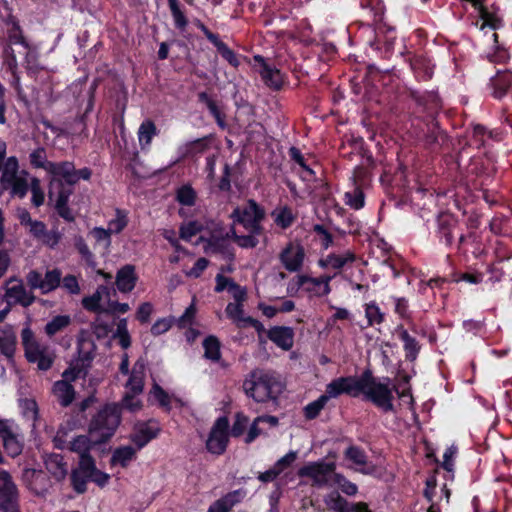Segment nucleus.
I'll return each mask as SVG.
<instances>
[{
  "label": "nucleus",
  "mask_w": 512,
  "mask_h": 512,
  "mask_svg": "<svg viewBox=\"0 0 512 512\" xmlns=\"http://www.w3.org/2000/svg\"><path fill=\"white\" fill-rule=\"evenodd\" d=\"M334 471V463L319 461L307 463L299 469L298 475L310 479L312 486L325 487L333 480Z\"/></svg>",
  "instance_id": "9d476101"
},
{
  "label": "nucleus",
  "mask_w": 512,
  "mask_h": 512,
  "mask_svg": "<svg viewBox=\"0 0 512 512\" xmlns=\"http://www.w3.org/2000/svg\"><path fill=\"white\" fill-rule=\"evenodd\" d=\"M196 312H197V309H196L195 303L193 301L190 304V306L186 308L183 315L177 319L178 326L181 328H185L188 325H191L196 316Z\"/></svg>",
  "instance_id": "e2e57ef3"
},
{
  "label": "nucleus",
  "mask_w": 512,
  "mask_h": 512,
  "mask_svg": "<svg viewBox=\"0 0 512 512\" xmlns=\"http://www.w3.org/2000/svg\"><path fill=\"white\" fill-rule=\"evenodd\" d=\"M19 407L21 410L22 416L27 420L32 422V426L35 427V422L38 419V406L34 399H21L19 401Z\"/></svg>",
  "instance_id": "c03bdc74"
},
{
  "label": "nucleus",
  "mask_w": 512,
  "mask_h": 512,
  "mask_svg": "<svg viewBox=\"0 0 512 512\" xmlns=\"http://www.w3.org/2000/svg\"><path fill=\"white\" fill-rule=\"evenodd\" d=\"M153 312V306L151 303L149 302H145V303H142L138 310H137V314H136V317L137 319L140 321V322H147L151 316Z\"/></svg>",
  "instance_id": "774afa93"
},
{
  "label": "nucleus",
  "mask_w": 512,
  "mask_h": 512,
  "mask_svg": "<svg viewBox=\"0 0 512 512\" xmlns=\"http://www.w3.org/2000/svg\"><path fill=\"white\" fill-rule=\"evenodd\" d=\"M53 393L62 406L70 405L75 398L74 388L66 381H57L53 386Z\"/></svg>",
  "instance_id": "e433bc0d"
},
{
  "label": "nucleus",
  "mask_w": 512,
  "mask_h": 512,
  "mask_svg": "<svg viewBox=\"0 0 512 512\" xmlns=\"http://www.w3.org/2000/svg\"><path fill=\"white\" fill-rule=\"evenodd\" d=\"M86 367L87 365L75 360L71 363L70 367L63 372L61 381H66V383L71 384L72 381H75L84 374Z\"/></svg>",
  "instance_id": "603ef678"
},
{
  "label": "nucleus",
  "mask_w": 512,
  "mask_h": 512,
  "mask_svg": "<svg viewBox=\"0 0 512 512\" xmlns=\"http://www.w3.org/2000/svg\"><path fill=\"white\" fill-rule=\"evenodd\" d=\"M99 444L102 442H96L89 432L88 435H79L70 441L69 450L79 456L80 468L84 460H94L90 452Z\"/></svg>",
  "instance_id": "4be33fe9"
},
{
  "label": "nucleus",
  "mask_w": 512,
  "mask_h": 512,
  "mask_svg": "<svg viewBox=\"0 0 512 512\" xmlns=\"http://www.w3.org/2000/svg\"><path fill=\"white\" fill-rule=\"evenodd\" d=\"M71 324V317L69 315H56L49 320L44 331L49 337L64 331Z\"/></svg>",
  "instance_id": "4c0bfd02"
},
{
  "label": "nucleus",
  "mask_w": 512,
  "mask_h": 512,
  "mask_svg": "<svg viewBox=\"0 0 512 512\" xmlns=\"http://www.w3.org/2000/svg\"><path fill=\"white\" fill-rule=\"evenodd\" d=\"M30 163L35 168H42L47 173L49 172V169L54 168V162H50L47 160L46 151L44 148H37L34 151L30 153Z\"/></svg>",
  "instance_id": "49530a36"
},
{
  "label": "nucleus",
  "mask_w": 512,
  "mask_h": 512,
  "mask_svg": "<svg viewBox=\"0 0 512 512\" xmlns=\"http://www.w3.org/2000/svg\"><path fill=\"white\" fill-rule=\"evenodd\" d=\"M491 86L495 98L500 99L507 95L512 90V73L510 71H498L491 78Z\"/></svg>",
  "instance_id": "cd10ccee"
},
{
  "label": "nucleus",
  "mask_w": 512,
  "mask_h": 512,
  "mask_svg": "<svg viewBox=\"0 0 512 512\" xmlns=\"http://www.w3.org/2000/svg\"><path fill=\"white\" fill-rule=\"evenodd\" d=\"M196 198L195 191L190 186H182L177 191V200L186 206L194 204Z\"/></svg>",
  "instance_id": "13d9d810"
},
{
  "label": "nucleus",
  "mask_w": 512,
  "mask_h": 512,
  "mask_svg": "<svg viewBox=\"0 0 512 512\" xmlns=\"http://www.w3.org/2000/svg\"><path fill=\"white\" fill-rule=\"evenodd\" d=\"M333 276L324 275L321 277H310L307 275H300V283H304V291L310 297H323L331 292L330 281Z\"/></svg>",
  "instance_id": "aec40b11"
},
{
  "label": "nucleus",
  "mask_w": 512,
  "mask_h": 512,
  "mask_svg": "<svg viewBox=\"0 0 512 512\" xmlns=\"http://www.w3.org/2000/svg\"><path fill=\"white\" fill-rule=\"evenodd\" d=\"M45 466L49 473L57 480H63L67 475V466L63 457L53 454L45 459Z\"/></svg>",
  "instance_id": "f704fd0d"
},
{
  "label": "nucleus",
  "mask_w": 512,
  "mask_h": 512,
  "mask_svg": "<svg viewBox=\"0 0 512 512\" xmlns=\"http://www.w3.org/2000/svg\"><path fill=\"white\" fill-rule=\"evenodd\" d=\"M228 429L229 421L226 417L216 420L206 441L209 452L220 455L225 451L229 437Z\"/></svg>",
  "instance_id": "f8f14e48"
},
{
  "label": "nucleus",
  "mask_w": 512,
  "mask_h": 512,
  "mask_svg": "<svg viewBox=\"0 0 512 512\" xmlns=\"http://www.w3.org/2000/svg\"><path fill=\"white\" fill-rule=\"evenodd\" d=\"M272 217L274 222L283 229L291 226L294 221V214L292 210L286 206L274 209Z\"/></svg>",
  "instance_id": "a18cd8bd"
},
{
  "label": "nucleus",
  "mask_w": 512,
  "mask_h": 512,
  "mask_svg": "<svg viewBox=\"0 0 512 512\" xmlns=\"http://www.w3.org/2000/svg\"><path fill=\"white\" fill-rule=\"evenodd\" d=\"M358 386L359 380L351 377H340L326 386V391L323 396L326 397L327 401L331 398H336L342 393H347L355 397L358 396Z\"/></svg>",
  "instance_id": "6ab92c4d"
},
{
  "label": "nucleus",
  "mask_w": 512,
  "mask_h": 512,
  "mask_svg": "<svg viewBox=\"0 0 512 512\" xmlns=\"http://www.w3.org/2000/svg\"><path fill=\"white\" fill-rule=\"evenodd\" d=\"M365 314L370 325L379 324L383 321V314L375 303L366 305Z\"/></svg>",
  "instance_id": "bf43d9fd"
},
{
  "label": "nucleus",
  "mask_w": 512,
  "mask_h": 512,
  "mask_svg": "<svg viewBox=\"0 0 512 512\" xmlns=\"http://www.w3.org/2000/svg\"><path fill=\"white\" fill-rule=\"evenodd\" d=\"M17 337L11 327L0 330V352L8 359H12L16 349Z\"/></svg>",
  "instance_id": "473e14b6"
},
{
  "label": "nucleus",
  "mask_w": 512,
  "mask_h": 512,
  "mask_svg": "<svg viewBox=\"0 0 512 512\" xmlns=\"http://www.w3.org/2000/svg\"><path fill=\"white\" fill-rule=\"evenodd\" d=\"M110 300V290L106 286H99L91 296L83 298L82 304L89 311L109 313L111 311Z\"/></svg>",
  "instance_id": "a211bd4d"
},
{
  "label": "nucleus",
  "mask_w": 512,
  "mask_h": 512,
  "mask_svg": "<svg viewBox=\"0 0 512 512\" xmlns=\"http://www.w3.org/2000/svg\"><path fill=\"white\" fill-rule=\"evenodd\" d=\"M344 202L350 208L359 210L364 206V194L359 188L347 191L344 194Z\"/></svg>",
  "instance_id": "8fccbe9b"
},
{
  "label": "nucleus",
  "mask_w": 512,
  "mask_h": 512,
  "mask_svg": "<svg viewBox=\"0 0 512 512\" xmlns=\"http://www.w3.org/2000/svg\"><path fill=\"white\" fill-rule=\"evenodd\" d=\"M225 313L238 328L253 327L258 332L264 330V326L261 322L245 315L243 303H229L226 306Z\"/></svg>",
  "instance_id": "dca6fc26"
},
{
  "label": "nucleus",
  "mask_w": 512,
  "mask_h": 512,
  "mask_svg": "<svg viewBox=\"0 0 512 512\" xmlns=\"http://www.w3.org/2000/svg\"><path fill=\"white\" fill-rule=\"evenodd\" d=\"M205 357L211 360H218L220 357V343L217 338L210 336L203 342Z\"/></svg>",
  "instance_id": "5fc2aeb1"
},
{
  "label": "nucleus",
  "mask_w": 512,
  "mask_h": 512,
  "mask_svg": "<svg viewBox=\"0 0 512 512\" xmlns=\"http://www.w3.org/2000/svg\"><path fill=\"white\" fill-rule=\"evenodd\" d=\"M254 59L260 64L259 73L265 84L273 89H279L283 83L281 72L275 67L268 65L261 56H255Z\"/></svg>",
  "instance_id": "a878e982"
},
{
  "label": "nucleus",
  "mask_w": 512,
  "mask_h": 512,
  "mask_svg": "<svg viewBox=\"0 0 512 512\" xmlns=\"http://www.w3.org/2000/svg\"><path fill=\"white\" fill-rule=\"evenodd\" d=\"M85 477L97 484L99 487H105L110 479L109 474L97 469L94 460H84L80 468Z\"/></svg>",
  "instance_id": "2f4dec72"
},
{
  "label": "nucleus",
  "mask_w": 512,
  "mask_h": 512,
  "mask_svg": "<svg viewBox=\"0 0 512 512\" xmlns=\"http://www.w3.org/2000/svg\"><path fill=\"white\" fill-rule=\"evenodd\" d=\"M150 400L157 402L161 407L166 410L170 409L171 397L165 392L158 384H154L150 391Z\"/></svg>",
  "instance_id": "3c124183"
},
{
  "label": "nucleus",
  "mask_w": 512,
  "mask_h": 512,
  "mask_svg": "<svg viewBox=\"0 0 512 512\" xmlns=\"http://www.w3.org/2000/svg\"><path fill=\"white\" fill-rule=\"evenodd\" d=\"M245 393L257 402L275 399L282 391V385L277 377L263 370L253 371L244 381Z\"/></svg>",
  "instance_id": "7ed1b4c3"
},
{
  "label": "nucleus",
  "mask_w": 512,
  "mask_h": 512,
  "mask_svg": "<svg viewBox=\"0 0 512 512\" xmlns=\"http://www.w3.org/2000/svg\"><path fill=\"white\" fill-rule=\"evenodd\" d=\"M71 190L67 191H57L56 195L54 196V199H50L55 203V207L61 217L64 219L71 221L73 220V215L69 208L67 207V202L69 199V196L71 194Z\"/></svg>",
  "instance_id": "a19ab883"
},
{
  "label": "nucleus",
  "mask_w": 512,
  "mask_h": 512,
  "mask_svg": "<svg viewBox=\"0 0 512 512\" xmlns=\"http://www.w3.org/2000/svg\"><path fill=\"white\" fill-rule=\"evenodd\" d=\"M264 211L253 200L240 205L234 209L231 217L235 223L241 224L246 230L254 233H262L261 221L264 218Z\"/></svg>",
  "instance_id": "6e6552de"
},
{
  "label": "nucleus",
  "mask_w": 512,
  "mask_h": 512,
  "mask_svg": "<svg viewBox=\"0 0 512 512\" xmlns=\"http://www.w3.org/2000/svg\"><path fill=\"white\" fill-rule=\"evenodd\" d=\"M120 407L116 404L106 405L92 419L89 433L96 442H106L115 433L120 424Z\"/></svg>",
  "instance_id": "39448f33"
},
{
  "label": "nucleus",
  "mask_w": 512,
  "mask_h": 512,
  "mask_svg": "<svg viewBox=\"0 0 512 512\" xmlns=\"http://www.w3.org/2000/svg\"><path fill=\"white\" fill-rule=\"evenodd\" d=\"M355 259V254L352 251L347 250L341 254H328L325 258H322L318 261V265L324 269L332 268L339 270L343 268L346 264L354 262Z\"/></svg>",
  "instance_id": "bb28decb"
},
{
  "label": "nucleus",
  "mask_w": 512,
  "mask_h": 512,
  "mask_svg": "<svg viewBox=\"0 0 512 512\" xmlns=\"http://www.w3.org/2000/svg\"><path fill=\"white\" fill-rule=\"evenodd\" d=\"M261 423H267L270 426H276L278 424V419L274 416H259L252 423L248 434L246 436L245 442L251 443L261 434V430L259 429V425Z\"/></svg>",
  "instance_id": "37998d69"
},
{
  "label": "nucleus",
  "mask_w": 512,
  "mask_h": 512,
  "mask_svg": "<svg viewBox=\"0 0 512 512\" xmlns=\"http://www.w3.org/2000/svg\"><path fill=\"white\" fill-rule=\"evenodd\" d=\"M326 397L321 395L317 400L310 402L304 407V415L307 419L311 420L316 418L321 410L325 407L327 404Z\"/></svg>",
  "instance_id": "864d4df0"
},
{
  "label": "nucleus",
  "mask_w": 512,
  "mask_h": 512,
  "mask_svg": "<svg viewBox=\"0 0 512 512\" xmlns=\"http://www.w3.org/2000/svg\"><path fill=\"white\" fill-rule=\"evenodd\" d=\"M228 291L234 298V303H243L246 300V290L243 287L236 284L235 282L233 284H230V288L228 289Z\"/></svg>",
  "instance_id": "69168bd1"
},
{
  "label": "nucleus",
  "mask_w": 512,
  "mask_h": 512,
  "mask_svg": "<svg viewBox=\"0 0 512 512\" xmlns=\"http://www.w3.org/2000/svg\"><path fill=\"white\" fill-rule=\"evenodd\" d=\"M323 501L326 507L334 512H369L366 503H349L337 491L325 495Z\"/></svg>",
  "instance_id": "2eb2a0df"
},
{
  "label": "nucleus",
  "mask_w": 512,
  "mask_h": 512,
  "mask_svg": "<svg viewBox=\"0 0 512 512\" xmlns=\"http://www.w3.org/2000/svg\"><path fill=\"white\" fill-rule=\"evenodd\" d=\"M61 280V272L57 269L47 271L45 276L43 277L41 292L48 293L55 288H57L60 284Z\"/></svg>",
  "instance_id": "de8ad7c7"
},
{
  "label": "nucleus",
  "mask_w": 512,
  "mask_h": 512,
  "mask_svg": "<svg viewBox=\"0 0 512 512\" xmlns=\"http://www.w3.org/2000/svg\"><path fill=\"white\" fill-rule=\"evenodd\" d=\"M139 449L132 446H121L114 450L111 457V465L127 467L136 457Z\"/></svg>",
  "instance_id": "c9c22d12"
},
{
  "label": "nucleus",
  "mask_w": 512,
  "mask_h": 512,
  "mask_svg": "<svg viewBox=\"0 0 512 512\" xmlns=\"http://www.w3.org/2000/svg\"><path fill=\"white\" fill-rule=\"evenodd\" d=\"M297 458V452L295 451H290L289 453H287L286 455H284L283 457H281L275 464H274V468L275 470L281 474L283 471H285L288 467H290L296 460Z\"/></svg>",
  "instance_id": "680f3d73"
},
{
  "label": "nucleus",
  "mask_w": 512,
  "mask_h": 512,
  "mask_svg": "<svg viewBox=\"0 0 512 512\" xmlns=\"http://www.w3.org/2000/svg\"><path fill=\"white\" fill-rule=\"evenodd\" d=\"M138 140L142 149L148 148L153 137L157 134V128L151 120H145L138 129Z\"/></svg>",
  "instance_id": "58836bf2"
},
{
  "label": "nucleus",
  "mask_w": 512,
  "mask_h": 512,
  "mask_svg": "<svg viewBox=\"0 0 512 512\" xmlns=\"http://www.w3.org/2000/svg\"><path fill=\"white\" fill-rule=\"evenodd\" d=\"M30 190L33 204L37 207L41 206L44 203V193L40 186V181L37 178L31 180Z\"/></svg>",
  "instance_id": "052dcab7"
},
{
  "label": "nucleus",
  "mask_w": 512,
  "mask_h": 512,
  "mask_svg": "<svg viewBox=\"0 0 512 512\" xmlns=\"http://www.w3.org/2000/svg\"><path fill=\"white\" fill-rule=\"evenodd\" d=\"M0 509L4 512H19V492L11 475L0 471Z\"/></svg>",
  "instance_id": "9b49d317"
},
{
  "label": "nucleus",
  "mask_w": 512,
  "mask_h": 512,
  "mask_svg": "<svg viewBox=\"0 0 512 512\" xmlns=\"http://www.w3.org/2000/svg\"><path fill=\"white\" fill-rule=\"evenodd\" d=\"M89 479L85 477L83 471L80 470V465L78 469L74 470L71 474V482L74 490L78 493H83L86 491V484Z\"/></svg>",
  "instance_id": "4d7b16f0"
},
{
  "label": "nucleus",
  "mask_w": 512,
  "mask_h": 512,
  "mask_svg": "<svg viewBox=\"0 0 512 512\" xmlns=\"http://www.w3.org/2000/svg\"><path fill=\"white\" fill-rule=\"evenodd\" d=\"M213 224L216 223L209 222L205 227L198 221H191L187 224H184L180 229L181 238L190 241L194 236L200 234L199 239L206 242L204 245L205 249L209 244V240L211 239V235L215 228Z\"/></svg>",
  "instance_id": "5701e85b"
},
{
  "label": "nucleus",
  "mask_w": 512,
  "mask_h": 512,
  "mask_svg": "<svg viewBox=\"0 0 512 512\" xmlns=\"http://www.w3.org/2000/svg\"><path fill=\"white\" fill-rule=\"evenodd\" d=\"M21 340L25 356L30 363H35L40 370H48L55 358L54 351L46 344L38 341L30 327L23 328Z\"/></svg>",
  "instance_id": "423d86ee"
},
{
  "label": "nucleus",
  "mask_w": 512,
  "mask_h": 512,
  "mask_svg": "<svg viewBox=\"0 0 512 512\" xmlns=\"http://www.w3.org/2000/svg\"><path fill=\"white\" fill-rule=\"evenodd\" d=\"M305 251L299 243H289L280 253V261L290 272L299 271L304 262Z\"/></svg>",
  "instance_id": "f3484780"
},
{
  "label": "nucleus",
  "mask_w": 512,
  "mask_h": 512,
  "mask_svg": "<svg viewBox=\"0 0 512 512\" xmlns=\"http://www.w3.org/2000/svg\"><path fill=\"white\" fill-rule=\"evenodd\" d=\"M128 213L125 210L116 209L115 215L108 221L107 230L112 234L121 233L128 225Z\"/></svg>",
  "instance_id": "ea45409f"
},
{
  "label": "nucleus",
  "mask_w": 512,
  "mask_h": 512,
  "mask_svg": "<svg viewBox=\"0 0 512 512\" xmlns=\"http://www.w3.org/2000/svg\"><path fill=\"white\" fill-rule=\"evenodd\" d=\"M0 437L6 452L12 456H18L23 449L22 437L18 428L10 421L0 422Z\"/></svg>",
  "instance_id": "ddd939ff"
},
{
  "label": "nucleus",
  "mask_w": 512,
  "mask_h": 512,
  "mask_svg": "<svg viewBox=\"0 0 512 512\" xmlns=\"http://www.w3.org/2000/svg\"><path fill=\"white\" fill-rule=\"evenodd\" d=\"M345 458L351 462V467L360 473L372 474L375 472V467L367 461L364 451L358 447L347 448Z\"/></svg>",
  "instance_id": "b1692460"
},
{
  "label": "nucleus",
  "mask_w": 512,
  "mask_h": 512,
  "mask_svg": "<svg viewBox=\"0 0 512 512\" xmlns=\"http://www.w3.org/2000/svg\"><path fill=\"white\" fill-rule=\"evenodd\" d=\"M120 374L126 376L123 386L125 393L122 399V406L130 412H137L142 409V401L138 398L143 391L146 365L145 362L140 359L134 365L131 371H129V359L125 353L122 356L120 364Z\"/></svg>",
  "instance_id": "f03ea898"
},
{
  "label": "nucleus",
  "mask_w": 512,
  "mask_h": 512,
  "mask_svg": "<svg viewBox=\"0 0 512 512\" xmlns=\"http://www.w3.org/2000/svg\"><path fill=\"white\" fill-rule=\"evenodd\" d=\"M22 477L26 487L37 496H45L51 488L50 479L41 470L25 469Z\"/></svg>",
  "instance_id": "4468645a"
},
{
  "label": "nucleus",
  "mask_w": 512,
  "mask_h": 512,
  "mask_svg": "<svg viewBox=\"0 0 512 512\" xmlns=\"http://www.w3.org/2000/svg\"><path fill=\"white\" fill-rule=\"evenodd\" d=\"M268 338L283 350L293 346L294 333L289 327L276 326L268 331Z\"/></svg>",
  "instance_id": "c85d7f7f"
},
{
  "label": "nucleus",
  "mask_w": 512,
  "mask_h": 512,
  "mask_svg": "<svg viewBox=\"0 0 512 512\" xmlns=\"http://www.w3.org/2000/svg\"><path fill=\"white\" fill-rule=\"evenodd\" d=\"M400 338L403 341L406 357L410 360H414L419 351V345L415 338L411 337L405 330L400 332Z\"/></svg>",
  "instance_id": "09e8293b"
},
{
  "label": "nucleus",
  "mask_w": 512,
  "mask_h": 512,
  "mask_svg": "<svg viewBox=\"0 0 512 512\" xmlns=\"http://www.w3.org/2000/svg\"><path fill=\"white\" fill-rule=\"evenodd\" d=\"M137 281L135 268L132 265H125L116 275V285L119 291L123 293L130 292L134 289Z\"/></svg>",
  "instance_id": "c756f323"
},
{
  "label": "nucleus",
  "mask_w": 512,
  "mask_h": 512,
  "mask_svg": "<svg viewBox=\"0 0 512 512\" xmlns=\"http://www.w3.org/2000/svg\"><path fill=\"white\" fill-rule=\"evenodd\" d=\"M243 494L241 491H233L224 497L215 501L210 507L208 512H229L235 504L240 502Z\"/></svg>",
  "instance_id": "72a5a7b5"
},
{
  "label": "nucleus",
  "mask_w": 512,
  "mask_h": 512,
  "mask_svg": "<svg viewBox=\"0 0 512 512\" xmlns=\"http://www.w3.org/2000/svg\"><path fill=\"white\" fill-rule=\"evenodd\" d=\"M5 300L8 305L29 306L33 303L34 297L25 289L21 281L11 279L6 284Z\"/></svg>",
  "instance_id": "412c9836"
},
{
  "label": "nucleus",
  "mask_w": 512,
  "mask_h": 512,
  "mask_svg": "<svg viewBox=\"0 0 512 512\" xmlns=\"http://www.w3.org/2000/svg\"><path fill=\"white\" fill-rule=\"evenodd\" d=\"M159 431L160 427L158 423L154 421L141 423L136 426L132 441L136 444L138 449H141L152 439L156 438Z\"/></svg>",
  "instance_id": "393cba45"
},
{
  "label": "nucleus",
  "mask_w": 512,
  "mask_h": 512,
  "mask_svg": "<svg viewBox=\"0 0 512 512\" xmlns=\"http://www.w3.org/2000/svg\"><path fill=\"white\" fill-rule=\"evenodd\" d=\"M48 173L51 175L48 192L50 199H54L57 191L71 190L63 186V181L70 186L76 184V169L71 162L54 163V168L49 169Z\"/></svg>",
  "instance_id": "1a4fd4ad"
},
{
  "label": "nucleus",
  "mask_w": 512,
  "mask_h": 512,
  "mask_svg": "<svg viewBox=\"0 0 512 512\" xmlns=\"http://www.w3.org/2000/svg\"><path fill=\"white\" fill-rule=\"evenodd\" d=\"M89 235L95 240V247L101 248L104 253H108L111 246V234L102 227H94Z\"/></svg>",
  "instance_id": "79ce46f5"
},
{
  "label": "nucleus",
  "mask_w": 512,
  "mask_h": 512,
  "mask_svg": "<svg viewBox=\"0 0 512 512\" xmlns=\"http://www.w3.org/2000/svg\"><path fill=\"white\" fill-rule=\"evenodd\" d=\"M171 325L172 321L170 319H159L151 327V332L153 335H161L167 332L170 329Z\"/></svg>",
  "instance_id": "338daca9"
},
{
  "label": "nucleus",
  "mask_w": 512,
  "mask_h": 512,
  "mask_svg": "<svg viewBox=\"0 0 512 512\" xmlns=\"http://www.w3.org/2000/svg\"><path fill=\"white\" fill-rule=\"evenodd\" d=\"M0 183L3 189H11L13 195L23 198L28 190L27 173L19 171L18 160L15 156L8 157L1 165Z\"/></svg>",
  "instance_id": "0eeeda50"
},
{
  "label": "nucleus",
  "mask_w": 512,
  "mask_h": 512,
  "mask_svg": "<svg viewBox=\"0 0 512 512\" xmlns=\"http://www.w3.org/2000/svg\"><path fill=\"white\" fill-rule=\"evenodd\" d=\"M333 482L339 486L343 493L349 496L355 495L358 491L356 484L350 482L341 474L335 473Z\"/></svg>",
  "instance_id": "6e6d98bb"
},
{
  "label": "nucleus",
  "mask_w": 512,
  "mask_h": 512,
  "mask_svg": "<svg viewBox=\"0 0 512 512\" xmlns=\"http://www.w3.org/2000/svg\"><path fill=\"white\" fill-rule=\"evenodd\" d=\"M208 261L205 258H199L194 264L193 268L185 270L186 276L191 278H198L202 272L207 268Z\"/></svg>",
  "instance_id": "0e129e2a"
},
{
  "label": "nucleus",
  "mask_w": 512,
  "mask_h": 512,
  "mask_svg": "<svg viewBox=\"0 0 512 512\" xmlns=\"http://www.w3.org/2000/svg\"><path fill=\"white\" fill-rule=\"evenodd\" d=\"M213 226L215 228L209 240V244L205 248L206 253H221L227 258H231L233 254L228 243L230 238H233L241 248H254L259 243L257 236L261 233L250 232L248 235L238 236L233 228L225 231L220 224H213Z\"/></svg>",
  "instance_id": "20e7f679"
},
{
  "label": "nucleus",
  "mask_w": 512,
  "mask_h": 512,
  "mask_svg": "<svg viewBox=\"0 0 512 512\" xmlns=\"http://www.w3.org/2000/svg\"><path fill=\"white\" fill-rule=\"evenodd\" d=\"M394 391L405 403L412 405L413 400L409 390L398 392L388 378H375L370 375H365L359 379L358 395L362 393L366 400L372 402L384 412L394 410Z\"/></svg>",
  "instance_id": "f257e3e1"
},
{
  "label": "nucleus",
  "mask_w": 512,
  "mask_h": 512,
  "mask_svg": "<svg viewBox=\"0 0 512 512\" xmlns=\"http://www.w3.org/2000/svg\"><path fill=\"white\" fill-rule=\"evenodd\" d=\"M95 349L96 346L91 337L87 333L81 332L78 337V358L76 359V361H79L88 366L89 362L94 357Z\"/></svg>",
  "instance_id": "7c9ffc66"
}]
</instances>
